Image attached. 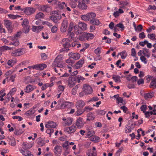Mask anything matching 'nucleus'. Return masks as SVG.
I'll return each instance as SVG.
<instances>
[{"instance_id": "nucleus-1", "label": "nucleus", "mask_w": 156, "mask_h": 156, "mask_svg": "<svg viewBox=\"0 0 156 156\" xmlns=\"http://www.w3.org/2000/svg\"><path fill=\"white\" fill-rule=\"evenodd\" d=\"M96 16V14L93 12H88L86 15L81 16V18L82 20L85 21H90L93 18H95Z\"/></svg>"}, {"instance_id": "nucleus-2", "label": "nucleus", "mask_w": 156, "mask_h": 156, "mask_svg": "<svg viewBox=\"0 0 156 156\" xmlns=\"http://www.w3.org/2000/svg\"><path fill=\"white\" fill-rule=\"evenodd\" d=\"M22 25L23 27V32L25 33H28L29 32L30 27L28 20L27 19H24L22 22Z\"/></svg>"}, {"instance_id": "nucleus-3", "label": "nucleus", "mask_w": 156, "mask_h": 156, "mask_svg": "<svg viewBox=\"0 0 156 156\" xmlns=\"http://www.w3.org/2000/svg\"><path fill=\"white\" fill-rule=\"evenodd\" d=\"M83 91L86 95H88L91 94L93 89L91 87L88 85L85 84L83 87Z\"/></svg>"}, {"instance_id": "nucleus-4", "label": "nucleus", "mask_w": 156, "mask_h": 156, "mask_svg": "<svg viewBox=\"0 0 156 156\" xmlns=\"http://www.w3.org/2000/svg\"><path fill=\"white\" fill-rule=\"evenodd\" d=\"M84 123L83 119L81 117H79L76 120V125L78 129H81L83 126Z\"/></svg>"}, {"instance_id": "nucleus-5", "label": "nucleus", "mask_w": 156, "mask_h": 156, "mask_svg": "<svg viewBox=\"0 0 156 156\" xmlns=\"http://www.w3.org/2000/svg\"><path fill=\"white\" fill-rule=\"evenodd\" d=\"M62 44L64 48H65V50H63L64 51H68L69 50V49L68 48L70 46V45L69 43V41L68 39H64L62 40Z\"/></svg>"}, {"instance_id": "nucleus-6", "label": "nucleus", "mask_w": 156, "mask_h": 156, "mask_svg": "<svg viewBox=\"0 0 156 156\" xmlns=\"http://www.w3.org/2000/svg\"><path fill=\"white\" fill-rule=\"evenodd\" d=\"M62 152V147L59 145L56 146L54 149V152L55 156H60Z\"/></svg>"}, {"instance_id": "nucleus-7", "label": "nucleus", "mask_w": 156, "mask_h": 156, "mask_svg": "<svg viewBox=\"0 0 156 156\" xmlns=\"http://www.w3.org/2000/svg\"><path fill=\"white\" fill-rule=\"evenodd\" d=\"M76 129V126H71L69 127H67L64 128V130L65 132L70 134L74 133Z\"/></svg>"}, {"instance_id": "nucleus-8", "label": "nucleus", "mask_w": 156, "mask_h": 156, "mask_svg": "<svg viewBox=\"0 0 156 156\" xmlns=\"http://www.w3.org/2000/svg\"><path fill=\"white\" fill-rule=\"evenodd\" d=\"M76 80L75 77H69L68 79V85L69 87H73L75 85Z\"/></svg>"}, {"instance_id": "nucleus-9", "label": "nucleus", "mask_w": 156, "mask_h": 156, "mask_svg": "<svg viewBox=\"0 0 156 156\" xmlns=\"http://www.w3.org/2000/svg\"><path fill=\"white\" fill-rule=\"evenodd\" d=\"M68 26V22L67 20L65 19L64 20L62 23L61 27V31L62 32H65L67 30V28Z\"/></svg>"}, {"instance_id": "nucleus-10", "label": "nucleus", "mask_w": 156, "mask_h": 156, "mask_svg": "<svg viewBox=\"0 0 156 156\" xmlns=\"http://www.w3.org/2000/svg\"><path fill=\"white\" fill-rule=\"evenodd\" d=\"M47 67V65L45 64H37L33 65V69L37 70H43Z\"/></svg>"}, {"instance_id": "nucleus-11", "label": "nucleus", "mask_w": 156, "mask_h": 156, "mask_svg": "<svg viewBox=\"0 0 156 156\" xmlns=\"http://www.w3.org/2000/svg\"><path fill=\"white\" fill-rule=\"evenodd\" d=\"M87 156H97V151L95 147L92 149H89L87 152Z\"/></svg>"}, {"instance_id": "nucleus-12", "label": "nucleus", "mask_w": 156, "mask_h": 156, "mask_svg": "<svg viewBox=\"0 0 156 156\" xmlns=\"http://www.w3.org/2000/svg\"><path fill=\"white\" fill-rule=\"evenodd\" d=\"M4 21L5 25L8 30L10 32H11L12 30V23L9 20H4Z\"/></svg>"}, {"instance_id": "nucleus-13", "label": "nucleus", "mask_w": 156, "mask_h": 156, "mask_svg": "<svg viewBox=\"0 0 156 156\" xmlns=\"http://www.w3.org/2000/svg\"><path fill=\"white\" fill-rule=\"evenodd\" d=\"M70 104V102L65 101L63 102L60 105V104H58L57 106L55 107L56 109H59L60 108L64 109L66 108H68V106Z\"/></svg>"}, {"instance_id": "nucleus-14", "label": "nucleus", "mask_w": 156, "mask_h": 156, "mask_svg": "<svg viewBox=\"0 0 156 156\" xmlns=\"http://www.w3.org/2000/svg\"><path fill=\"white\" fill-rule=\"evenodd\" d=\"M22 49L20 48L14 51L12 53V55L13 56H20L23 54Z\"/></svg>"}, {"instance_id": "nucleus-15", "label": "nucleus", "mask_w": 156, "mask_h": 156, "mask_svg": "<svg viewBox=\"0 0 156 156\" xmlns=\"http://www.w3.org/2000/svg\"><path fill=\"white\" fill-rule=\"evenodd\" d=\"M85 105V103L82 100L78 101L75 105L77 108H82Z\"/></svg>"}, {"instance_id": "nucleus-16", "label": "nucleus", "mask_w": 156, "mask_h": 156, "mask_svg": "<svg viewBox=\"0 0 156 156\" xmlns=\"http://www.w3.org/2000/svg\"><path fill=\"white\" fill-rule=\"evenodd\" d=\"M40 10L43 11L49 12L51 10V9L50 7L47 5H42L39 8Z\"/></svg>"}, {"instance_id": "nucleus-17", "label": "nucleus", "mask_w": 156, "mask_h": 156, "mask_svg": "<svg viewBox=\"0 0 156 156\" xmlns=\"http://www.w3.org/2000/svg\"><path fill=\"white\" fill-rule=\"evenodd\" d=\"M35 88V87L34 86L28 85L24 89V90L26 93H29L33 91Z\"/></svg>"}, {"instance_id": "nucleus-18", "label": "nucleus", "mask_w": 156, "mask_h": 156, "mask_svg": "<svg viewBox=\"0 0 156 156\" xmlns=\"http://www.w3.org/2000/svg\"><path fill=\"white\" fill-rule=\"evenodd\" d=\"M56 123L53 121H49L45 125V127L46 128H54L56 127Z\"/></svg>"}, {"instance_id": "nucleus-19", "label": "nucleus", "mask_w": 156, "mask_h": 156, "mask_svg": "<svg viewBox=\"0 0 156 156\" xmlns=\"http://www.w3.org/2000/svg\"><path fill=\"white\" fill-rule=\"evenodd\" d=\"M53 66L59 67H63V65L62 61L59 60H57L56 61V58L53 64Z\"/></svg>"}, {"instance_id": "nucleus-20", "label": "nucleus", "mask_w": 156, "mask_h": 156, "mask_svg": "<svg viewBox=\"0 0 156 156\" xmlns=\"http://www.w3.org/2000/svg\"><path fill=\"white\" fill-rule=\"evenodd\" d=\"M73 121V119L71 118H67L66 121H64L62 123V125L64 126H70L72 124Z\"/></svg>"}, {"instance_id": "nucleus-21", "label": "nucleus", "mask_w": 156, "mask_h": 156, "mask_svg": "<svg viewBox=\"0 0 156 156\" xmlns=\"http://www.w3.org/2000/svg\"><path fill=\"white\" fill-rule=\"evenodd\" d=\"M35 11V9L30 7L27 8L24 11L25 13L27 15H31Z\"/></svg>"}, {"instance_id": "nucleus-22", "label": "nucleus", "mask_w": 156, "mask_h": 156, "mask_svg": "<svg viewBox=\"0 0 156 156\" xmlns=\"http://www.w3.org/2000/svg\"><path fill=\"white\" fill-rule=\"evenodd\" d=\"M69 56L75 60L78 59L80 57V55L78 53H70L69 54Z\"/></svg>"}, {"instance_id": "nucleus-23", "label": "nucleus", "mask_w": 156, "mask_h": 156, "mask_svg": "<svg viewBox=\"0 0 156 156\" xmlns=\"http://www.w3.org/2000/svg\"><path fill=\"white\" fill-rule=\"evenodd\" d=\"M77 6L82 10H85L87 8V5L83 2H79Z\"/></svg>"}, {"instance_id": "nucleus-24", "label": "nucleus", "mask_w": 156, "mask_h": 156, "mask_svg": "<svg viewBox=\"0 0 156 156\" xmlns=\"http://www.w3.org/2000/svg\"><path fill=\"white\" fill-rule=\"evenodd\" d=\"M20 151L23 155L24 156H33V155L31 154V152L29 151H25L20 149Z\"/></svg>"}, {"instance_id": "nucleus-25", "label": "nucleus", "mask_w": 156, "mask_h": 156, "mask_svg": "<svg viewBox=\"0 0 156 156\" xmlns=\"http://www.w3.org/2000/svg\"><path fill=\"white\" fill-rule=\"evenodd\" d=\"M78 26L80 30H85L87 29V24L83 22H79Z\"/></svg>"}, {"instance_id": "nucleus-26", "label": "nucleus", "mask_w": 156, "mask_h": 156, "mask_svg": "<svg viewBox=\"0 0 156 156\" xmlns=\"http://www.w3.org/2000/svg\"><path fill=\"white\" fill-rule=\"evenodd\" d=\"M33 145L31 144H28L27 143H23L22 145V148L24 150L28 149L31 148Z\"/></svg>"}, {"instance_id": "nucleus-27", "label": "nucleus", "mask_w": 156, "mask_h": 156, "mask_svg": "<svg viewBox=\"0 0 156 156\" xmlns=\"http://www.w3.org/2000/svg\"><path fill=\"white\" fill-rule=\"evenodd\" d=\"M43 27V26H34L32 27V30L34 32L38 33L41 31Z\"/></svg>"}, {"instance_id": "nucleus-28", "label": "nucleus", "mask_w": 156, "mask_h": 156, "mask_svg": "<svg viewBox=\"0 0 156 156\" xmlns=\"http://www.w3.org/2000/svg\"><path fill=\"white\" fill-rule=\"evenodd\" d=\"M143 54L144 55V56L146 57L147 58L150 57V54L149 50L146 48H143Z\"/></svg>"}, {"instance_id": "nucleus-29", "label": "nucleus", "mask_w": 156, "mask_h": 156, "mask_svg": "<svg viewBox=\"0 0 156 156\" xmlns=\"http://www.w3.org/2000/svg\"><path fill=\"white\" fill-rule=\"evenodd\" d=\"M90 23L92 24H94L96 25H99L100 24V22L97 19L93 18L92 20H90Z\"/></svg>"}, {"instance_id": "nucleus-30", "label": "nucleus", "mask_w": 156, "mask_h": 156, "mask_svg": "<svg viewBox=\"0 0 156 156\" xmlns=\"http://www.w3.org/2000/svg\"><path fill=\"white\" fill-rule=\"evenodd\" d=\"M74 23L73 22H70L68 29V34H70L71 33V32L73 30V29L74 28Z\"/></svg>"}, {"instance_id": "nucleus-31", "label": "nucleus", "mask_w": 156, "mask_h": 156, "mask_svg": "<svg viewBox=\"0 0 156 156\" xmlns=\"http://www.w3.org/2000/svg\"><path fill=\"white\" fill-rule=\"evenodd\" d=\"M57 4H58V8L61 9L65 8L67 6L66 4H65L64 2H58V3H57Z\"/></svg>"}, {"instance_id": "nucleus-32", "label": "nucleus", "mask_w": 156, "mask_h": 156, "mask_svg": "<svg viewBox=\"0 0 156 156\" xmlns=\"http://www.w3.org/2000/svg\"><path fill=\"white\" fill-rule=\"evenodd\" d=\"M17 61L15 58H13L8 61L7 62L8 65L12 67L14 64L16 63Z\"/></svg>"}, {"instance_id": "nucleus-33", "label": "nucleus", "mask_w": 156, "mask_h": 156, "mask_svg": "<svg viewBox=\"0 0 156 156\" xmlns=\"http://www.w3.org/2000/svg\"><path fill=\"white\" fill-rule=\"evenodd\" d=\"M133 128V126H131L130 125L128 124L125 128V132L126 133H128L130 132Z\"/></svg>"}, {"instance_id": "nucleus-34", "label": "nucleus", "mask_w": 156, "mask_h": 156, "mask_svg": "<svg viewBox=\"0 0 156 156\" xmlns=\"http://www.w3.org/2000/svg\"><path fill=\"white\" fill-rule=\"evenodd\" d=\"M150 87L151 88L155 89L156 88V79H153L150 83Z\"/></svg>"}, {"instance_id": "nucleus-35", "label": "nucleus", "mask_w": 156, "mask_h": 156, "mask_svg": "<svg viewBox=\"0 0 156 156\" xmlns=\"http://www.w3.org/2000/svg\"><path fill=\"white\" fill-rule=\"evenodd\" d=\"M95 118L94 115L91 112L89 113L87 115V120L89 121L93 120Z\"/></svg>"}, {"instance_id": "nucleus-36", "label": "nucleus", "mask_w": 156, "mask_h": 156, "mask_svg": "<svg viewBox=\"0 0 156 156\" xmlns=\"http://www.w3.org/2000/svg\"><path fill=\"white\" fill-rule=\"evenodd\" d=\"M74 32L76 34H78L81 33V31L80 27L77 25H75L74 26Z\"/></svg>"}, {"instance_id": "nucleus-37", "label": "nucleus", "mask_w": 156, "mask_h": 156, "mask_svg": "<svg viewBox=\"0 0 156 156\" xmlns=\"http://www.w3.org/2000/svg\"><path fill=\"white\" fill-rule=\"evenodd\" d=\"M70 5L72 8H75L76 6L78 0H70Z\"/></svg>"}, {"instance_id": "nucleus-38", "label": "nucleus", "mask_w": 156, "mask_h": 156, "mask_svg": "<svg viewBox=\"0 0 156 156\" xmlns=\"http://www.w3.org/2000/svg\"><path fill=\"white\" fill-rule=\"evenodd\" d=\"M84 59L82 58L76 63V67L78 68L81 67L84 63Z\"/></svg>"}, {"instance_id": "nucleus-39", "label": "nucleus", "mask_w": 156, "mask_h": 156, "mask_svg": "<svg viewBox=\"0 0 156 156\" xmlns=\"http://www.w3.org/2000/svg\"><path fill=\"white\" fill-rule=\"evenodd\" d=\"M118 55H121V58L122 59H125L127 56V54L125 50L119 53Z\"/></svg>"}, {"instance_id": "nucleus-40", "label": "nucleus", "mask_w": 156, "mask_h": 156, "mask_svg": "<svg viewBox=\"0 0 156 156\" xmlns=\"http://www.w3.org/2000/svg\"><path fill=\"white\" fill-rule=\"evenodd\" d=\"M112 78L115 81L116 83L118 82H121V80L120 79V77L119 76L113 75H112Z\"/></svg>"}, {"instance_id": "nucleus-41", "label": "nucleus", "mask_w": 156, "mask_h": 156, "mask_svg": "<svg viewBox=\"0 0 156 156\" xmlns=\"http://www.w3.org/2000/svg\"><path fill=\"white\" fill-rule=\"evenodd\" d=\"M79 39L80 40L83 41H84L87 40L86 32H85L83 33L80 36Z\"/></svg>"}, {"instance_id": "nucleus-42", "label": "nucleus", "mask_w": 156, "mask_h": 156, "mask_svg": "<svg viewBox=\"0 0 156 156\" xmlns=\"http://www.w3.org/2000/svg\"><path fill=\"white\" fill-rule=\"evenodd\" d=\"M154 95V94L153 92L148 93L144 94V97L146 99H147L148 98H151Z\"/></svg>"}, {"instance_id": "nucleus-43", "label": "nucleus", "mask_w": 156, "mask_h": 156, "mask_svg": "<svg viewBox=\"0 0 156 156\" xmlns=\"http://www.w3.org/2000/svg\"><path fill=\"white\" fill-rule=\"evenodd\" d=\"M62 146L64 149H69V141H66L63 143Z\"/></svg>"}, {"instance_id": "nucleus-44", "label": "nucleus", "mask_w": 156, "mask_h": 156, "mask_svg": "<svg viewBox=\"0 0 156 156\" xmlns=\"http://www.w3.org/2000/svg\"><path fill=\"white\" fill-rule=\"evenodd\" d=\"M87 40H90L92 39L94 37V35L91 33H87L86 32Z\"/></svg>"}, {"instance_id": "nucleus-45", "label": "nucleus", "mask_w": 156, "mask_h": 156, "mask_svg": "<svg viewBox=\"0 0 156 156\" xmlns=\"http://www.w3.org/2000/svg\"><path fill=\"white\" fill-rule=\"evenodd\" d=\"M44 17V15L41 12H39L36 15V19L43 18Z\"/></svg>"}, {"instance_id": "nucleus-46", "label": "nucleus", "mask_w": 156, "mask_h": 156, "mask_svg": "<svg viewBox=\"0 0 156 156\" xmlns=\"http://www.w3.org/2000/svg\"><path fill=\"white\" fill-rule=\"evenodd\" d=\"M77 111L76 112L75 115L76 116H79L82 114L83 112L84 111H83L81 108H77Z\"/></svg>"}, {"instance_id": "nucleus-47", "label": "nucleus", "mask_w": 156, "mask_h": 156, "mask_svg": "<svg viewBox=\"0 0 156 156\" xmlns=\"http://www.w3.org/2000/svg\"><path fill=\"white\" fill-rule=\"evenodd\" d=\"M50 19L54 23H57L58 22V20L56 16V15H52L50 17Z\"/></svg>"}, {"instance_id": "nucleus-48", "label": "nucleus", "mask_w": 156, "mask_h": 156, "mask_svg": "<svg viewBox=\"0 0 156 156\" xmlns=\"http://www.w3.org/2000/svg\"><path fill=\"white\" fill-rule=\"evenodd\" d=\"M9 139L11 141V145L12 146H14L16 145V142L14 138L12 137H10Z\"/></svg>"}, {"instance_id": "nucleus-49", "label": "nucleus", "mask_w": 156, "mask_h": 156, "mask_svg": "<svg viewBox=\"0 0 156 156\" xmlns=\"http://www.w3.org/2000/svg\"><path fill=\"white\" fill-rule=\"evenodd\" d=\"M117 102L118 104L121 103L122 104L124 105L126 103V101L124 100L123 98L121 97H119L117 100Z\"/></svg>"}, {"instance_id": "nucleus-50", "label": "nucleus", "mask_w": 156, "mask_h": 156, "mask_svg": "<svg viewBox=\"0 0 156 156\" xmlns=\"http://www.w3.org/2000/svg\"><path fill=\"white\" fill-rule=\"evenodd\" d=\"M78 88V86L76 85L73 88L71 91V93L73 95H75L77 92V90Z\"/></svg>"}, {"instance_id": "nucleus-51", "label": "nucleus", "mask_w": 156, "mask_h": 156, "mask_svg": "<svg viewBox=\"0 0 156 156\" xmlns=\"http://www.w3.org/2000/svg\"><path fill=\"white\" fill-rule=\"evenodd\" d=\"M16 88H12L11 90L9 92V93L7 94V96H9V98L11 95H13L14 94L15 92L16 91Z\"/></svg>"}, {"instance_id": "nucleus-52", "label": "nucleus", "mask_w": 156, "mask_h": 156, "mask_svg": "<svg viewBox=\"0 0 156 156\" xmlns=\"http://www.w3.org/2000/svg\"><path fill=\"white\" fill-rule=\"evenodd\" d=\"M48 129L46 130V132L49 135V136H51V134L54 132V130L52 129Z\"/></svg>"}, {"instance_id": "nucleus-53", "label": "nucleus", "mask_w": 156, "mask_h": 156, "mask_svg": "<svg viewBox=\"0 0 156 156\" xmlns=\"http://www.w3.org/2000/svg\"><path fill=\"white\" fill-rule=\"evenodd\" d=\"M70 152L69 149H64V152L62 153V156H66Z\"/></svg>"}, {"instance_id": "nucleus-54", "label": "nucleus", "mask_w": 156, "mask_h": 156, "mask_svg": "<svg viewBox=\"0 0 156 156\" xmlns=\"http://www.w3.org/2000/svg\"><path fill=\"white\" fill-rule=\"evenodd\" d=\"M19 44V42L18 40H16L15 41H12L10 42L9 45H14L15 46H17Z\"/></svg>"}, {"instance_id": "nucleus-55", "label": "nucleus", "mask_w": 156, "mask_h": 156, "mask_svg": "<svg viewBox=\"0 0 156 156\" xmlns=\"http://www.w3.org/2000/svg\"><path fill=\"white\" fill-rule=\"evenodd\" d=\"M35 112L33 110L30 109L25 113L27 115H30L34 113Z\"/></svg>"}, {"instance_id": "nucleus-56", "label": "nucleus", "mask_w": 156, "mask_h": 156, "mask_svg": "<svg viewBox=\"0 0 156 156\" xmlns=\"http://www.w3.org/2000/svg\"><path fill=\"white\" fill-rule=\"evenodd\" d=\"M145 56L144 55L141 56L140 57V59L141 61L144 62L145 64H146L147 63V60Z\"/></svg>"}, {"instance_id": "nucleus-57", "label": "nucleus", "mask_w": 156, "mask_h": 156, "mask_svg": "<svg viewBox=\"0 0 156 156\" xmlns=\"http://www.w3.org/2000/svg\"><path fill=\"white\" fill-rule=\"evenodd\" d=\"M44 141L41 138H39L38 140L37 143L39 145L43 146L44 144Z\"/></svg>"}, {"instance_id": "nucleus-58", "label": "nucleus", "mask_w": 156, "mask_h": 156, "mask_svg": "<svg viewBox=\"0 0 156 156\" xmlns=\"http://www.w3.org/2000/svg\"><path fill=\"white\" fill-rule=\"evenodd\" d=\"M75 77L76 78V80H77V81L78 83H80V81L81 80L83 81L84 80V78L81 76H77Z\"/></svg>"}, {"instance_id": "nucleus-59", "label": "nucleus", "mask_w": 156, "mask_h": 156, "mask_svg": "<svg viewBox=\"0 0 156 156\" xmlns=\"http://www.w3.org/2000/svg\"><path fill=\"white\" fill-rule=\"evenodd\" d=\"M147 106L146 105H144L141 106L140 107V110L141 111H143V113L145 112L146 110Z\"/></svg>"}, {"instance_id": "nucleus-60", "label": "nucleus", "mask_w": 156, "mask_h": 156, "mask_svg": "<svg viewBox=\"0 0 156 156\" xmlns=\"http://www.w3.org/2000/svg\"><path fill=\"white\" fill-rule=\"evenodd\" d=\"M101 47H98L94 50L95 53L98 55V54H99L101 53Z\"/></svg>"}, {"instance_id": "nucleus-61", "label": "nucleus", "mask_w": 156, "mask_h": 156, "mask_svg": "<svg viewBox=\"0 0 156 156\" xmlns=\"http://www.w3.org/2000/svg\"><path fill=\"white\" fill-rule=\"evenodd\" d=\"M116 25L117 27L121 28L122 29L121 30H123L125 28L123 25L122 23L117 24Z\"/></svg>"}, {"instance_id": "nucleus-62", "label": "nucleus", "mask_w": 156, "mask_h": 156, "mask_svg": "<svg viewBox=\"0 0 156 156\" xmlns=\"http://www.w3.org/2000/svg\"><path fill=\"white\" fill-rule=\"evenodd\" d=\"M93 140L95 142H98L100 140V138L98 136H95L93 138Z\"/></svg>"}, {"instance_id": "nucleus-63", "label": "nucleus", "mask_w": 156, "mask_h": 156, "mask_svg": "<svg viewBox=\"0 0 156 156\" xmlns=\"http://www.w3.org/2000/svg\"><path fill=\"white\" fill-rule=\"evenodd\" d=\"M131 55L132 56L135 57L136 55V53L135 49L134 48H132L131 49Z\"/></svg>"}, {"instance_id": "nucleus-64", "label": "nucleus", "mask_w": 156, "mask_h": 156, "mask_svg": "<svg viewBox=\"0 0 156 156\" xmlns=\"http://www.w3.org/2000/svg\"><path fill=\"white\" fill-rule=\"evenodd\" d=\"M148 37L151 39H153L155 37V35L154 34H148L147 35Z\"/></svg>"}]
</instances>
